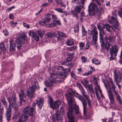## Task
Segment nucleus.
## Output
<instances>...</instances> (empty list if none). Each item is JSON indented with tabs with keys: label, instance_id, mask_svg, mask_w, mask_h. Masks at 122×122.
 Masks as SVG:
<instances>
[{
	"label": "nucleus",
	"instance_id": "f257e3e1",
	"mask_svg": "<svg viewBox=\"0 0 122 122\" xmlns=\"http://www.w3.org/2000/svg\"><path fill=\"white\" fill-rule=\"evenodd\" d=\"M67 100L68 106L67 116L70 122H74V114H78L79 107L78 106L74 104L73 105L74 100L73 97L75 96L76 97L78 98L82 101L83 107V113L84 115L86 114V103L84 100V98L81 95L78 94L76 92H69L68 93L65 95Z\"/></svg>",
	"mask_w": 122,
	"mask_h": 122
},
{
	"label": "nucleus",
	"instance_id": "f03ea898",
	"mask_svg": "<svg viewBox=\"0 0 122 122\" xmlns=\"http://www.w3.org/2000/svg\"><path fill=\"white\" fill-rule=\"evenodd\" d=\"M60 75L59 78L56 79L57 78V74L55 73H51V76L49 78V80L50 82L49 83L47 81L45 82V85L47 86L50 87L52 86V84L54 83H57L58 82H61V81L64 80L67 76V74H66V72L63 73H58Z\"/></svg>",
	"mask_w": 122,
	"mask_h": 122
},
{
	"label": "nucleus",
	"instance_id": "7ed1b4c3",
	"mask_svg": "<svg viewBox=\"0 0 122 122\" xmlns=\"http://www.w3.org/2000/svg\"><path fill=\"white\" fill-rule=\"evenodd\" d=\"M108 22L112 25L111 26L108 24H105L104 27L106 28L107 31L110 32H111L112 31L110 29V28H111L113 31H115V30L117 29L119 23L116 18L112 16L111 18V20H109Z\"/></svg>",
	"mask_w": 122,
	"mask_h": 122
},
{
	"label": "nucleus",
	"instance_id": "20e7f679",
	"mask_svg": "<svg viewBox=\"0 0 122 122\" xmlns=\"http://www.w3.org/2000/svg\"><path fill=\"white\" fill-rule=\"evenodd\" d=\"M88 11L91 15L96 16L99 19L102 14L101 11L97 10V5L93 3H91L88 6Z\"/></svg>",
	"mask_w": 122,
	"mask_h": 122
},
{
	"label": "nucleus",
	"instance_id": "39448f33",
	"mask_svg": "<svg viewBox=\"0 0 122 122\" xmlns=\"http://www.w3.org/2000/svg\"><path fill=\"white\" fill-rule=\"evenodd\" d=\"M93 27V29H92L91 30H88V33L90 35H93L92 37V38L93 40L92 41L91 43V44L92 45H94L96 43V42L97 40L98 34V32L97 30V28L94 25H92Z\"/></svg>",
	"mask_w": 122,
	"mask_h": 122
},
{
	"label": "nucleus",
	"instance_id": "423d86ee",
	"mask_svg": "<svg viewBox=\"0 0 122 122\" xmlns=\"http://www.w3.org/2000/svg\"><path fill=\"white\" fill-rule=\"evenodd\" d=\"M44 31L42 30H38L36 33H35L32 30L29 31L28 34L29 36L33 38L36 41H38L39 40V35L40 37H42L43 36Z\"/></svg>",
	"mask_w": 122,
	"mask_h": 122
},
{
	"label": "nucleus",
	"instance_id": "0eeeda50",
	"mask_svg": "<svg viewBox=\"0 0 122 122\" xmlns=\"http://www.w3.org/2000/svg\"><path fill=\"white\" fill-rule=\"evenodd\" d=\"M12 95V97H10L8 98V101L9 103V107H10V105L15 110H17L18 109L16 102V99L15 97V94L14 92Z\"/></svg>",
	"mask_w": 122,
	"mask_h": 122
},
{
	"label": "nucleus",
	"instance_id": "6e6552de",
	"mask_svg": "<svg viewBox=\"0 0 122 122\" xmlns=\"http://www.w3.org/2000/svg\"><path fill=\"white\" fill-rule=\"evenodd\" d=\"M118 50V47L116 45L112 46V47L110 49V52L111 55H113L114 54V56H116Z\"/></svg>",
	"mask_w": 122,
	"mask_h": 122
},
{
	"label": "nucleus",
	"instance_id": "1a4fd4ad",
	"mask_svg": "<svg viewBox=\"0 0 122 122\" xmlns=\"http://www.w3.org/2000/svg\"><path fill=\"white\" fill-rule=\"evenodd\" d=\"M23 116L25 119H27L28 118V115L29 116H32L33 114V112H32V114L30 115V109L29 107L27 106L24 108L23 111Z\"/></svg>",
	"mask_w": 122,
	"mask_h": 122
},
{
	"label": "nucleus",
	"instance_id": "9d476101",
	"mask_svg": "<svg viewBox=\"0 0 122 122\" xmlns=\"http://www.w3.org/2000/svg\"><path fill=\"white\" fill-rule=\"evenodd\" d=\"M80 5L76 6L74 10L73 11V15L76 18H78V16L77 13H75L74 11L76 13H79L80 12L81 9Z\"/></svg>",
	"mask_w": 122,
	"mask_h": 122
},
{
	"label": "nucleus",
	"instance_id": "9b49d317",
	"mask_svg": "<svg viewBox=\"0 0 122 122\" xmlns=\"http://www.w3.org/2000/svg\"><path fill=\"white\" fill-rule=\"evenodd\" d=\"M99 40L100 42L101 43V45L104 44V35H105V31L103 30V29L99 31Z\"/></svg>",
	"mask_w": 122,
	"mask_h": 122
},
{
	"label": "nucleus",
	"instance_id": "f8f14e48",
	"mask_svg": "<svg viewBox=\"0 0 122 122\" xmlns=\"http://www.w3.org/2000/svg\"><path fill=\"white\" fill-rule=\"evenodd\" d=\"M10 44V51L11 52L14 51L15 50L16 47V44L12 39H10L9 41Z\"/></svg>",
	"mask_w": 122,
	"mask_h": 122
},
{
	"label": "nucleus",
	"instance_id": "ddd939ff",
	"mask_svg": "<svg viewBox=\"0 0 122 122\" xmlns=\"http://www.w3.org/2000/svg\"><path fill=\"white\" fill-rule=\"evenodd\" d=\"M21 93H19V95L20 101L19 102L20 106H21L22 105L21 102L23 101L25 102L24 98L26 97V95L25 94L24 92H21Z\"/></svg>",
	"mask_w": 122,
	"mask_h": 122
},
{
	"label": "nucleus",
	"instance_id": "4468645a",
	"mask_svg": "<svg viewBox=\"0 0 122 122\" xmlns=\"http://www.w3.org/2000/svg\"><path fill=\"white\" fill-rule=\"evenodd\" d=\"M37 104L40 109H41L43 104V99L41 98H38L36 101Z\"/></svg>",
	"mask_w": 122,
	"mask_h": 122
},
{
	"label": "nucleus",
	"instance_id": "2eb2a0df",
	"mask_svg": "<svg viewBox=\"0 0 122 122\" xmlns=\"http://www.w3.org/2000/svg\"><path fill=\"white\" fill-rule=\"evenodd\" d=\"M108 95L111 104L112 105L115 103V100L112 92H108Z\"/></svg>",
	"mask_w": 122,
	"mask_h": 122
},
{
	"label": "nucleus",
	"instance_id": "dca6fc26",
	"mask_svg": "<svg viewBox=\"0 0 122 122\" xmlns=\"http://www.w3.org/2000/svg\"><path fill=\"white\" fill-rule=\"evenodd\" d=\"M116 37L114 36H110L108 37L106 36L104 37V40L105 41H108L109 40L110 43L114 42L115 40Z\"/></svg>",
	"mask_w": 122,
	"mask_h": 122
},
{
	"label": "nucleus",
	"instance_id": "f3484780",
	"mask_svg": "<svg viewBox=\"0 0 122 122\" xmlns=\"http://www.w3.org/2000/svg\"><path fill=\"white\" fill-rule=\"evenodd\" d=\"M11 109L10 107H9L6 112V117L8 121L10 120L11 117Z\"/></svg>",
	"mask_w": 122,
	"mask_h": 122
},
{
	"label": "nucleus",
	"instance_id": "a211bd4d",
	"mask_svg": "<svg viewBox=\"0 0 122 122\" xmlns=\"http://www.w3.org/2000/svg\"><path fill=\"white\" fill-rule=\"evenodd\" d=\"M115 77L114 81L115 82H116V84H118L120 82V81L121 79H122V75H121L119 77L117 73H114Z\"/></svg>",
	"mask_w": 122,
	"mask_h": 122
},
{
	"label": "nucleus",
	"instance_id": "6ab92c4d",
	"mask_svg": "<svg viewBox=\"0 0 122 122\" xmlns=\"http://www.w3.org/2000/svg\"><path fill=\"white\" fill-rule=\"evenodd\" d=\"M36 84L38 85L37 81H34L32 85V87L30 88L29 89L31 92H34L37 89Z\"/></svg>",
	"mask_w": 122,
	"mask_h": 122
},
{
	"label": "nucleus",
	"instance_id": "aec40b11",
	"mask_svg": "<svg viewBox=\"0 0 122 122\" xmlns=\"http://www.w3.org/2000/svg\"><path fill=\"white\" fill-rule=\"evenodd\" d=\"M61 104V103L59 101H56L54 103H53L50 107L54 109L58 107Z\"/></svg>",
	"mask_w": 122,
	"mask_h": 122
},
{
	"label": "nucleus",
	"instance_id": "412c9836",
	"mask_svg": "<svg viewBox=\"0 0 122 122\" xmlns=\"http://www.w3.org/2000/svg\"><path fill=\"white\" fill-rule=\"evenodd\" d=\"M20 38H19L18 40L16 39V42L17 43V47L19 49H21V43L22 44H24V43L22 41H21L20 40Z\"/></svg>",
	"mask_w": 122,
	"mask_h": 122
},
{
	"label": "nucleus",
	"instance_id": "4be33fe9",
	"mask_svg": "<svg viewBox=\"0 0 122 122\" xmlns=\"http://www.w3.org/2000/svg\"><path fill=\"white\" fill-rule=\"evenodd\" d=\"M36 103L33 102L32 104V106L30 109V114L31 115L32 114V112L35 111V106H36Z\"/></svg>",
	"mask_w": 122,
	"mask_h": 122
},
{
	"label": "nucleus",
	"instance_id": "5701e85b",
	"mask_svg": "<svg viewBox=\"0 0 122 122\" xmlns=\"http://www.w3.org/2000/svg\"><path fill=\"white\" fill-rule=\"evenodd\" d=\"M26 94L28 97L30 99L35 96L34 92H27Z\"/></svg>",
	"mask_w": 122,
	"mask_h": 122
},
{
	"label": "nucleus",
	"instance_id": "b1692460",
	"mask_svg": "<svg viewBox=\"0 0 122 122\" xmlns=\"http://www.w3.org/2000/svg\"><path fill=\"white\" fill-rule=\"evenodd\" d=\"M106 42L105 44L104 42V44H103L102 45H101V46L102 47H103V45H104L105 48L106 49L109 50V49L110 46V44L109 42H108V41H105Z\"/></svg>",
	"mask_w": 122,
	"mask_h": 122
},
{
	"label": "nucleus",
	"instance_id": "393cba45",
	"mask_svg": "<svg viewBox=\"0 0 122 122\" xmlns=\"http://www.w3.org/2000/svg\"><path fill=\"white\" fill-rule=\"evenodd\" d=\"M115 95L116 96V98L119 101V103L121 104H122V101L121 100V97L118 94V92H115Z\"/></svg>",
	"mask_w": 122,
	"mask_h": 122
},
{
	"label": "nucleus",
	"instance_id": "a878e982",
	"mask_svg": "<svg viewBox=\"0 0 122 122\" xmlns=\"http://www.w3.org/2000/svg\"><path fill=\"white\" fill-rule=\"evenodd\" d=\"M27 119H25L24 116L22 115L20 118L18 119L17 122H25Z\"/></svg>",
	"mask_w": 122,
	"mask_h": 122
},
{
	"label": "nucleus",
	"instance_id": "bb28decb",
	"mask_svg": "<svg viewBox=\"0 0 122 122\" xmlns=\"http://www.w3.org/2000/svg\"><path fill=\"white\" fill-rule=\"evenodd\" d=\"M55 33H52L51 32H48L46 34V36L49 38H51L55 36Z\"/></svg>",
	"mask_w": 122,
	"mask_h": 122
},
{
	"label": "nucleus",
	"instance_id": "cd10ccee",
	"mask_svg": "<svg viewBox=\"0 0 122 122\" xmlns=\"http://www.w3.org/2000/svg\"><path fill=\"white\" fill-rule=\"evenodd\" d=\"M112 85V89H111L110 86H109V90H108V92H112H112H116L115 89L116 87L115 84Z\"/></svg>",
	"mask_w": 122,
	"mask_h": 122
},
{
	"label": "nucleus",
	"instance_id": "c85d7f7f",
	"mask_svg": "<svg viewBox=\"0 0 122 122\" xmlns=\"http://www.w3.org/2000/svg\"><path fill=\"white\" fill-rule=\"evenodd\" d=\"M92 62L94 64L96 65H98L101 63L100 62L96 59L94 58L92 60Z\"/></svg>",
	"mask_w": 122,
	"mask_h": 122
},
{
	"label": "nucleus",
	"instance_id": "c756f323",
	"mask_svg": "<svg viewBox=\"0 0 122 122\" xmlns=\"http://www.w3.org/2000/svg\"><path fill=\"white\" fill-rule=\"evenodd\" d=\"M48 103L51 107V105L53 103V101L51 97L50 96H48Z\"/></svg>",
	"mask_w": 122,
	"mask_h": 122
},
{
	"label": "nucleus",
	"instance_id": "7c9ffc66",
	"mask_svg": "<svg viewBox=\"0 0 122 122\" xmlns=\"http://www.w3.org/2000/svg\"><path fill=\"white\" fill-rule=\"evenodd\" d=\"M57 33L59 36L62 37H65L66 36L61 31H58L57 32Z\"/></svg>",
	"mask_w": 122,
	"mask_h": 122
},
{
	"label": "nucleus",
	"instance_id": "2f4dec72",
	"mask_svg": "<svg viewBox=\"0 0 122 122\" xmlns=\"http://www.w3.org/2000/svg\"><path fill=\"white\" fill-rule=\"evenodd\" d=\"M77 46H74L71 47H69L67 48V50L68 51H71L74 50L76 48Z\"/></svg>",
	"mask_w": 122,
	"mask_h": 122
},
{
	"label": "nucleus",
	"instance_id": "473e14b6",
	"mask_svg": "<svg viewBox=\"0 0 122 122\" xmlns=\"http://www.w3.org/2000/svg\"><path fill=\"white\" fill-rule=\"evenodd\" d=\"M81 59L82 60V63H85L87 60V58L84 56H82Z\"/></svg>",
	"mask_w": 122,
	"mask_h": 122
},
{
	"label": "nucleus",
	"instance_id": "72a5a7b5",
	"mask_svg": "<svg viewBox=\"0 0 122 122\" xmlns=\"http://www.w3.org/2000/svg\"><path fill=\"white\" fill-rule=\"evenodd\" d=\"M101 25V24H97V27L99 31H100V30L103 29L104 27V25H103V26H102Z\"/></svg>",
	"mask_w": 122,
	"mask_h": 122
},
{
	"label": "nucleus",
	"instance_id": "f704fd0d",
	"mask_svg": "<svg viewBox=\"0 0 122 122\" xmlns=\"http://www.w3.org/2000/svg\"><path fill=\"white\" fill-rule=\"evenodd\" d=\"M95 92H102V90L100 88L99 86H95Z\"/></svg>",
	"mask_w": 122,
	"mask_h": 122
},
{
	"label": "nucleus",
	"instance_id": "c9c22d12",
	"mask_svg": "<svg viewBox=\"0 0 122 122\" xmlns=\"http://www.w3.org/2000/svg\"><path fill=\"white\" fill-rule=\"evenodd\" d=\"M0 48L2 50H5L6 48L5 47V45L2 43H1L0 44Z\"/></svg>",
	"mask_w": 122,
	"mask_h": 122
},
{
	"label": "nucleus",
	"instance_id": "e433bc0d",
	"mask_svg": "<svg viewBox=\"0 0 122 122\" xmlns=\"http://www.w3.org/2000/svg\"><path fill=\"white\" fill-rule=\"evenodd\" d=\"M59 111H57L56 113V117L57 119L58 120L59 118L60 117V116L61 117V116L60 114H59Z\"/></svg>",
	"mask_w": 122,
	"mask_h": 122
},
{
	"label": "nucleus",
	"instance_id": "4c0bfd02",
	"mask_svg": "<svg viewBox=\"0 0 122 122\" xmlns=\"http://www.w3.org/2000/svg\"><path fill=\"white\" fill-rule=\"evenodd\" d=\"M73 43V41L71 40H69L66 42L67 44L69 46L72 45Z\"/></svg>",
	"mask_w": 122,
	"mask_h": 122
},
{
	"label": "nucleus",
	"instance_id": "58836bf2",
	"mask_svg": "<svg viewBox=\"0 0 122 122\" xmlns=\"http://www.w3.org/2000/svg\"><path fill=\"white\" fill-rule=\"evenodd\" d=\"M21 36L22 38L23 39L24 41H26L27 40V38L26 35L25 34L23 33L22 34Z\"/></svg>",
	"mask_w": 122,
	"mask_h": 122
},
{
	"label": "nucleus",
	"instance_id": "ea45409f",
	"mask_svg": "<svg viewBox=\"0 0 122 122\" xmlns=\"http://www.w3.org/2000/svg\"><path fill=\"white\" fill-rule=\"evenodd\" d=\"M74 31L75 33L76 32H78L79 31V26L77 25H76L74 27Z\"/></svg>",
	"mask_w": 122,
	"mask_h": 122
},
{
	"label": "nucleus",
	"instance_id": "a19ab883",
	"mask_svg": "<svg viewBox=\"0 0 122 122\" xmlns=\"http://www.w3.org/2000/svg\"><path fill=\"white\" fill-rule=\"evenodd\" d=\"M82 36H86V32L85 30V29L84 26H82Z\"/></svg>",
	"mask_w": 122,
	"mask_h": 122
},
{
	"label": "nucleus",
	"instance_id": "79ce46f5",
	"mask_svg": "<svg viewBox=\"0 0 122 122\" xmlns=\"http://www.w3.org/2000/svg\"><path fill=\"white\" fill-rule=\"evenodd\" d=\"M87 88H88L90 92H93L92 87L91 85H90L88 86H87Z\"/></svg>",
	"mask_w": 122,
	"mask_h": 122
},
{
	"label": "nucleus",
	"instance_id": "37998d69",
	"mask_svg": "<svg viewBox=\"0 0 122 122\" xmlns=\"http://www.w3.org/2000/svg\"><path fill=\"white\" fill-rule=\"evenodd\" d=\"M46 21L44 20H40L39 22V24L42 25H44L46 24Z\"/></svg>",
	"mask_w": 122,
	"mask_h": 122
},
{
	"label": "nucleus",
	"instance_id": "c03bdc74",
	"mask_svg": "<svg viewBox=\"0 0 122 122\" xmlns=\"http://www.w3.org/2000/svg\"><path fill=\"white\" fill-rule=\"evenodd\" d=\"M92 71L91 70L83 74V75L84 76H88L92 74Z\"/></svg>",
	"mask_w": 122,
	"mask_h": 122
},
{
	"label": "nucleus",
	"instance_id": "a18cd8bd",
	"mask_svg": "<svg viewBox=\"0 0 122 122\" xmlns=\"http://www.w3.org/2000/svg\"><path fill=\"white\" fill-rule=\"evenodd\" d=\"M3 113V111L2 110H0V122H2L3 118L2 115Z\"/></svg>",
	"mask_w": 122,
	"mask_h": 122
},
{
	"label": "nucleus",
	"instance_id": "49530a36",
	"mask_svg": "<svg viewBox=\"0 0 122 122\" xmlns=\"http://www.w3.org/2000/svg\"><path fill=\"white\" fill-rule=\"evenodd\" d=\"M118 15L122 18V7L118 11Z\"/></svg>",
	"mask_w": 122,
	"mask_h": 122
},
{
	"label": "nucleus",
	"instance_id": "de8ad7c7",
	"mask_svg": "<svg viewBox=\"0 0 122 122\" xmlns=\"http://www.w3.org/2000/svg\"><path fill=\"white\" fill-rule=\"evenodd\" d=\"M79 46L80 47L81 49H82L84 46L85 44L83 42H80L79 44Z\"/></svg>",
	"mask_w": 122,
	"mask_h": 122
},
{
	"label": "nucleus",
	"instance_id": "09e8293b",
	"mask_svg": "<svg viewBox=\"0 0 122 122\" xmlns=\"http://www.w3.org/2000/svg\"><path fill=\"white\" fill-rule=\"evenodd\" d=\"M84 82H85V85H84V86L86 88L87 86L88 85H89V83L88 81L86 80H84Z\"/></svg>",
	"mask_w": 122,
	"mask_h": 122
},
{
	"label": "nucleus",
	"instance_id": "8fccbe9b",
	"mask_svg": "<svg viewBox=\"0 0 122 122\" xmlns=\"http://www.w3.org/2000/svg\"><path fill=\"white\" fill-rule=\"evenodd\" d=\"M23 24L24 26L27 29H28L30 28V26L29 25L24 22L23 23Z\"/></svg>",
	"mask_w": 122,
	"mask_h": 122
},
{
	"label": "nucleus",
	"instance_id": "3c124183",
	"mask_svg": "<svg viewBox=\"0 0 122 122\" xmlns=\"http://www.w3.org/2000/svg\"><path fill=\"white\" fill-rule=\"evenodd\" d=\"M55 9L57 11L61 13H62L63 12V10L60 8H56Z\"/></svg>",
	"mask_w": 122,
	"mask_h": 122
},
{
	"label": "nucleus",
	"instance_id": "603ef678",
	"mask_svg": "<svg viewBox=\"0 0 122 122\" xmlns=\"http://www.w3.org/2000/svg\"><path fill=\"white\" fill-rule=\"evenodd\" d=\"M73 58H71V57L69 56L67 58L66 60V61L67 62H69L71 61L72 59Z\"/></svg>",
	"mask_w": 122,
	"mask_h": 122
},
{
	"label": "nucleus",
	"instance_id": "864d4df0",
	"mask_svg": "<svg viewBox=\"0 0 122 122\" xmlns=\"http://www.w3.org/2000/svg\"><path fill=\"white\" fill-rule=\"evenodd\" d=\"M11 24L13 26H15L17 24V22H14L13 21H11L10 22Z\"/></svg>",
	"mask_w": 122,
	"mask_h": 122
},
{
	"label": "nucleus",
	"instance_id": "5fc2aeb1",
	"mask_svg": "<svg viewBox=\"0 0 122 122\" xmlns=\"http://www.w3.org/2000/svg\"><path fill=\"white\" fill-rule=\"evenodd\" d=\"M45 19L46 20L45 21H46V22H49V21L50 20H51V18H49L48 16H46L45 18Z\"/></svg>",
	"mask_w": 122,
	"mask_h": 122
},
{
	"label": "nucleus",
	"instance_id": "6e6d98bb",
	"mask_svg": "<svg viewBox=\"0 0 122 122\" xmlns=\"http://www.w3.org/2000/svg\"><path fill=\"white\" fill-rule=\"evenodd\" d=\"M90 47V45L89 43L87 42L86 43V47L85 48V49L86 50L88 49Z\"/></svg>",
	"mask_w": 122,
	"mask_h": 122
},
{
	"label": "nucleus",
	"instance_id": "4d7b16f0",
	"mask_svg": "<svg viewBox=\"0 0 122 122\" xmlns=\"http://www.w3.org/2000/svg\"><path fill=\"white\" fill-rule=\"evenodd\" d=\"M15 6H12L11 7H10L9 8L7 9L6 11L7 12H8L10 10H12V9L14 8H15Z\"/></svg>",
	"mask_w": 122,
	"mask_h": 122
},
{
	"label": "nucleus",
	"instance_id": "13d9d810",
	"mask_svg": "<svg viewBox=\"0 0 122 122\" xmlns=\"http://www.w3.org/2000/svg\"><path fill=\"white\" fill-rule=\"evenodd\" d=\"M81 0V2L80 3L81 4H82L81 5V7L82 8H84V1L85 0Z\"/></svg>",
	"mask_w": 122,
	"mask_h": 122
},
{
	"label": "nucleus",
	"instance_id": "bf43d9fd",
	"mask_svg": "<svg viewBox=\"0 0 122 122\" xmlns=\"http://www.w3.org/2000/svg\"><path fill=\"white\" fill-rule=\"evenodd\" d=\"M64 69L61 66H59L57 67V69L58 70L64 71Z\"/></svg>",
	"mask_w": 122,
	"mask_h": 122
},
{
	"label": "nucleus",
	"instance_id": "052dcab7",
	"mask_svg": "<svg viewBox=\"0 0 122 122\" xmlns=\"http://www.w3.org/2000/svg\"><path fill=\"white\" fill-rule=\"evenodd\" d=\"M3 32L5 36L8 35L9 34L8 31L6 30H4L3 31Z\"/></svg>",
	"mask_w": 122,
	"mask_h": 122
},
{
	"label": "nucleus",
	"instance_id": "680f3d73",
	"mask_svg": "<svg viewBox=\"0 0 122 122\" xmlns=\"http://www.w3.org/2000/svg\"><path fill=\"white\" fill-rule=\"evenodd\" d=\"M49 4L47 3H45L43 4L42 5V6L43 7H45L48 6Z\"/></svg>",
	"mask_w": 122,
	"mask_h": 122
},
{
	"label": "nucleus",
	"instance_id": "e2e57ef3",
	"mask_svg": "<svg viewBox=\"0 0 122 122\" xmlns=\"http://www.w3.org/2000/svg\"><path fill=\"white\" fill-rule=\"evenodd\" d=\"M109 82L111 83L112 85H114V84L112 79L111 78H109Z\"/></svg>",
	"mask_w": 122,
	"mask_h": 122
},
{
	"label": "nucleus",
	"instance_id": "0e129e2a",
	"mask_svg": "<svg viewBox=\"0 0 122 122\" xmlns=\"http://www.w3.org/2000/svg\"><path fill=\"white\" fill-rule=\"evenodd\" d=\"M74 54V52H73L72 53H70L69 56L71 57V58H73Z\"/></svg>",
	"mask_w": 122,
	"mask_h": 122
},
{
	"label": "nucleus",
	"instance_id": "69168bd1",
	"mask_svg": "<svg viewBox=\"0 0 122 122\" xmlns=\"http://www.w3.org/2000/svg\"><path fill=\"white\" fill-rule=\"evenodd\" d=\"M56 25V24L54 23H52L51 24H49V26L51 27H53Z\"/></svg>",
	"mask_w": 122,
	"mask_h": 122
},
{
	"label": "nucleus",
	"instance_id": "338daca9",
	"mask_svg": "<svg viewBox=\"0 0 122 122\" xmlns=\"http://www.w3.org/2000/svg\"><path fill=\"white\" fill-rule=\"evenodd\" d=\"M52 18L54 20H56L57 19V17L56 15H52Z\"/></svg>",
	"mask_w": 122,
	"mask_h": 122
},
{
	"label": "nucleus",
	"instance_id": "774afa93",
	"mask_svg": "<svg viewBox=\"0 0 122 122\" xmlns=\"http://www.w3.org/2000/svg\"><path fill=\"white\" fill-rule=\"evenodd\" d=\"M95 85V86H99L98 85V83L97 81L95 79V80H94L93 81Z\"/></svg>",
	"mask_w": 122,
	"mask_h": 122
}]
</instances>
